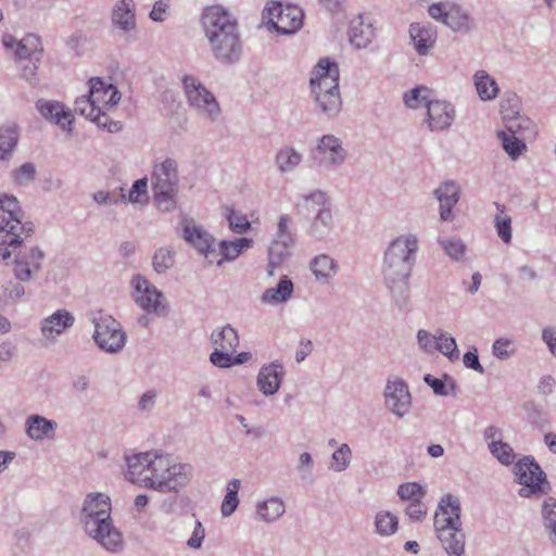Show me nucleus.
<instances>
[{
	"label": "nucleus",
	"mask_w": 556,
	"mask_h": 556,
	"mask_svg": "<svg viewBox=\"0 0 556 556\" xmlns=\"http://www.w3.org/2000/svg\"><path fill=\"white\" fill-rule=\"evenodd\" d=\"M24 213L14 195L0 194V262L11 261L20 282L35 280L43 268L46 254L38 245H24L34 233V225L23 222Z\"/></svg>",
	"instance_id": "1"
},
{
	"label": "nucleus",
	"mask_w": 556,
	"mask_h": 556,
	"mask_svg": "<svg viewBox=\"0 0 556 556\" xmlns=\"http://www.w3.org/2000/svg\"><path fill=\"white\" fill-rule=\"evenodd\" d=\"M125 478L157 492L179 493L193 478V467L160 450L125 456Z\"/></svg>",
	"instance_id": "2"
},
{
	"label": "nucleus",
	"mask_w": 556,
	"mask_h": 556,
	"mask_svg": "<svg viewBox=\"0 0 556 556\" xmlns=\"http://www.w3.org/2000/svg\"><path fill=\"white\" fill-rule=\"evenodd\" d=\"M419 249V236L413 231H405L392 238L383 252V281L400 306L408 302L409 279L417 263Z\"/></svg>",
	"instance_id": "3"
},
{
	"label": "nucleus",
	"mask_w": 556,
	"mask_h": 556,
	"mask_svg": "<svg viewBox=\"0 0 556 556\" xmlns=\"http://www.w3.org/2000/svg\"><path fill=\"white\" fill-rule=\"evenodd\" d=\"M201 25L214 58L224 64L237 62L242 52L237 20L222 5H210L201 15Z\"/></svg>",
	"instance_id": "4"
},
{
	"label": "nucleus",
	"mask_w": 556,
	"mask_h": 556,
	"mask_svg": "<svg viewBox=\"0 0 556 556\" xmlns=\"http://www.w3.org/2000/svg\"><path fill=\"white\" fill-rule=\"evenodd\" d=\"M111 513L110 496L102 492H91L83 502L80 522L85 533L102 548L109 553H119L124 549V539Z\"/></svg>",
	"instance_id": "5"
},
{
	"label": "nucleus",
	"mask_w": 556,
	"mask_h": 556,
	"mask_svg": "<svg viewBox=\"0 0 556 556\" xmlns=\"http://www.w3.org/2000/svg\"><path fill=\"white\" fill-rule=\"evenodd\" d=\"M339 76L338 64L328 58L319 60L311 73L309 96L315 112L321 117L332 119L342 111Z\"/></svg>",
	"instance_id": "6"
},
{
	"label": "nucleus",
	"mask_w": 556,
	"mask_h": 556,
	"mask_svg": "<svg viewBox=\"0 0 556 556\" xmlns=\"http://www.w3.org/2000/svg\"><path fill=\"white\" fill-rule=\"evenodd\" d=\"M121 101V92L117 88L105 83L101 78L89 80V92L75 101V112L96 123L109 132H117L122 129L119 122L108 117V112L114 109Z\"/></svg>",
	"instance_id": "7"
},
{
	"label": "nucleus",
	"mask_w": 556,
	"mask_h": 556,
	"mask_svg": "<svg viewBox=\"0 0 556 556\" xmlns=\"http://www.w3.org/2000/svg\"><path fill=\"white\" fill-rule=\"evenodd\" d=\"M151 185L153 199L162 212H172L176 208L179 191L178 164L173 159L156 162L153 166Z\"/></svg>",
	"instance_id": "8"
},
{
	"label": "nucleus",
	"mask_w": 556,
	"mask_h": 556,
	"mask_svg": "<svg viewBox=\"0 0 556 556\" xmlns=\"http://www.w3.org/2000/svg\"><path fill=\"white\" fill-rule=\"evenodd\" d=\"M182 91L188 106L203 121L214 123L222 108L214 93L194 75H184Z\"/></svg>",
	"instance_id": "9"
},
{
	"label": "nucleus",
	"mask_w": 556,
	"mask_h": 556,
	"mask_svg": "<svg viewBox=\"0 0 556 556\" xmlns=\"http://www.w3.org/2000/svg\"><path fill=\"white\" fill-rule=\"evenodd\" d=\"M513 471L516 482L521 485L518 491L520 497L538 498L551 492L546 473L533 456H525L516 462Z\"/></svg>",
	"instance_id": "10"
},
{
	"label": "nucleus",
	"mask_w": 556,
	"mask_h": 556,
	"mask_svg": "<svg viewBox=\"0 0 556 556\" xmlns=\"http://www.w3.org/2000/svg\"><path fill=\"white\" fill-rule=\"evenodd\" d=\"M305 202L309 204L313 213L306 233L317 241L328 239L336 227L332 204L328 194L321 190H315L305 197Z\"/></svg>",
	"instance_id": "11"
},
{
	"label": "nucleus",
	"mask_w": 556,
	"mask_h": 556,
	"mask_svg": "<svg viewBox=\"0 0 556 556\" xmlns=\"http://www.w3.org/2000/svg\"><path fill=\"white\" fill-rule=\"evenodd\" d=\"M311 157L318 169L338 172L346 163L349 152L341 138L325 134L316 139Z\"/></svg>",
	"instance_id": "12"
},
{
	"label": "nucleus",
	"mask_w": 556,
	"mask_h": 556,
	"mask_svg": "<svg viewBox=\"0 0 556 556\" xmlns=\"http://www.w3.org/2000/svg\"><path fill=\"white\" fill-rule=\"evenodd\" d=\"M303 17L304 13L299 7L278 1L268 2L263 11L268 29L280 35H292L300 30Z\"/></svg>",
	"instance_id": "13"
},
{
	"label": "nucleus",
	"mask_w": 556,
	"mask_h": 556,
	"mask_svg": "<svg viewBox=\"0 0 556 556\" xmlns=\"http://www.w3.org/2000/svg\"><path fill=\"white\" fill-rule=\"evenodd\" d=\"M94 331L92 338L100 350L115 354L126 344V332L122 325L111 315L99 314L93 318Z\"/></svg>",
	"instance_id": "14"
},
{
	"label": "nucleus",
	"mask_w": 556,
	"mask_h": 556,
	"mask_svg": "<svg viewBox=\"0 0 556 556\" xmlns=\"http://www.w3.org/2000/svg\"><path fill=\"white\" fill-rule=\"evenodd\" d=\"M384 408L397 419L408 416L413 408V396L407 382L397 376H389L382 391Z\"/></svg>",
	"instance_id": "15"
},
{
	"label": "nucleus",
	"mask_w": 556,
	"mask_h": 556,
	"mask_svg": "<svg viewBox=\"0 0 556 556\" xmlns=\"http://www.w3.org/2000/svg\"><path fill=\"white\" fill-rule=\"evenodd\" d=\"M135 303L147 314L165 316L168 305L164 294L146 277L135 275L130 281Z\"/></svg>",
	"instance_id": "16"
},
{
	"label": "nucleus",
	"mask_w": 556,
	"mask_h": 556,
	"mask_svg": "<svg viewBox=\"0 0 556 556\" xmlns=\"http://www.w3.org/2000/svg\"><path fill=\"white\" fill-rule=\"evenodd\" d=\"M416 340L419 350L426 354L439 352L452 362L459 358L460 353L455 338L441 328L435 329L433 333L426 329H419Z\"/></svg>",
	"instance_id": "17"
},
{
	"label": "nucleus",
	"mask_w": 556,
	"mask_h": 556,
	"mask_svg": "<svg viewBox=\"0 0 556 556\" xmlns=\"http://www.w3.org/2000/svg\"><path fill=\"white\" fill-rule=\"evenodd\" d=\"M74 323L75 317L70 311L56 309L39 321L40 342L43 346L55 344L58 339L73 327Z\"/></svg>",
	"instance_id": "18"
},
{
	"label": "nucleus",
	"mask_w": 556,
	"mask_h": 556,
	"mask_svg": "<svg viewBox=\"0 0 556 556\" xmlns=\"http://www.w3.org/2000/svg\"><path fill=\"white\" fill-rule=\"evenodd\" d=\"M111 26L121 37L135 39L137 33V15L135 0H117L110 16Z\"/></svg>",
	"instance_id": "19"
},
{
	"label": "nucleus",
	"mask_w": 556,
	"mask_h": 556,
	"mask_svg": "<svg viewBox=\"0 0 556 556\" xmlns=\"http://www.w3.org/2000/svg\"><path fill=\"white\" fill-rule=\"evenodd\" d=\"M456 119V110L453 103L432 99L428 102L425 125L432 132H442L448 130Z\"/></svg>",
	"instance_id": "20"
},
{
	"label": "nucleus",
	"mask_w": 556,
	"mask_h": 556,
	"mask_svg": "<svg viewBox=\"0 0 556 556\" xmlns=\"http://www.w3.org/2000/svg\"><path fill=\"white\" fill-rule=\"evenodd\" d=\"M36 109L48 122L58 125L62 130L71 134L74 116L70 109L55 100L39 99Z\"/></svg>",
	"instance_id": "21"
},
{
	"label": "nucleus",
	"mask_w": 556,
	"mask_h": 556,
	"mask_svg": "<svg viewBox=\"0 0 556 556\" xmlns=\"http://www.w3.org/2000/svg\"><path fill=\"white\" fill-rule=\"evenodd\" d=\"M460 513V500L451 493L443 495L434 511L433 528L462 526Z\"/></svg>",
	"instance_id": "22"
},
{
	"label": "nucleus",
	"mask_w": 556,
	"mask_h": 556,
	"mask_svg": "<svg viewBox=\"0 0 556 556\" xmlns=\"http://www.w3.org/2000/svg\"><path fill=\"white\" fill-rule=\"evenodd\" d=\"M286 370L282 362L276 359L264 364L256 376V386L258 391L265 396L275 395L282 383Z\"/></svg>",
	"instance_id": "23"
},
{
	"label": "nucleus",
	"mask_w": 556,
	"mask_h": 556,
	"mask_svg": "<svg viewBox=\"0 0 556 556\" xmlns=\"http://www.w3.org/2000/svg\"><path fill=\"white\" fill-rule=\"evenodd\" d=\"M184 239L210 264L214 263L216 256L215 239L206 229L195 224H187L184 227Z\"/></svg>",
	"instance_id": "24"
},
{
	"label": "nucleus",
	"mask_w": 556,
	"mask_h": 556,
	"mask_svg": "<svg viewBox=\"0 0 556 556\" xmlns=\"http://www.w3.org/2000/svg\"><path fill=\"white\" fill-rule=\"evenodd\" d=\"M58 422L39 414H31L25 418L24 432L33 442L53 440L56 435Z\"/></svg>",
	"instance_id": "25"
},
{
	"label": "nucleus",
	"mask_w": 556,
	"mask_h": 556,
	"mask_svg": "<svg viewBox=\"0 0 556 556\" xmlns=\"http://www.w3.org/2000/svg\"><path fill=\"white\" fill-rule=\"evenodd\" d=\"M410 43L418 55L426 56L435 47L438 33L426 22L412 23L408 28Z\"/></svg>",
	"instance_id": "26"
},
{
	"label": "nucleus",
	"mask_w": 556,
	"mask_h": 556,
	"mask_svg": "<svg viewBox=\"0 0 556 556\" xmlns=\"http://www.w3.org/2000/svg\"><path fill=\"white\" fill-rule=\"evenodd\" d=\"M254 241L248 237H239L233 239H225L218 243V251L216 250V256L214 263L217 266H222L225 263L235 262L245 251L252 249Z\"/></svg>",
	"instance_id": "27"
},
{
	"label": "nucleus",
	"mask_w": 556,
	"mask_h": 556,
	"mask_svg": "<svg viewBox=\"0 0 556 556\" xmlns=\"http://www.w3.org/2000/svg\"><path fill=\"white\" fill-rule=\"evenodd\" d=\"M214 351L210 355L211 363L215 366V354L235 353L239 346L240 340L238 331L230 325L216 328L210 337Z\"/></svg>",
	"instance_id": "28"
},
{
	"label": "nucleus",
	"mask_w": 556,
	"mask_h": 556,
	"mask_svg": "<svg viewBox=\"0 0 556 556\" xmlns=\"http://www.w3.org/2000/svg\"><path fill=\"white\" fill-rule=\"evenodd\" d=\"M434 532L447 556H465L466 534L463 525L434 529Z\"/></svg>",
	"instance_id": "29"
},
{
	"label": "nucleus",
	"mask_w": 556,
	"mask_h": 556,
	"mask_svg": "<svg viewBox=\"0 0 556 556\" xmlns=\"http://www.w3.org/2000/svg\"><path fill=\"white\" fill-rule=\"evenodd\" d=\"M374 37L375 27L369 15L359 14L350 22L349 39L356 49L366 48Z\"/></svg>",
	"instance_id": "30"
},
{
	"label": "nucleus",
	"mask_w": 556,
	"mask_h": 556,
	"mask_svg": "<svg viewBox=\"0 0 556 556\" xmlns=\"http://www.w3.org/2000/svg\"><path fill=\"white\" fill-rule=\"evenodd\" d=\"M286 513V503L278 495H271L258 500L254 506V518L258 522H277Z\"/></svg>",
	"instance_id": "31"
},
{
	"label": "nucleus",
	"mask_w": 556,
	"mask_h": 556,
	"mask_svg": "<svg viewBox=\"0 0 556 556\" xmlns=\"http://www.w3.org/2000/svg\"><path fill=\"white\" fill-rule=\"evenodd\" d=\"M460 187L454 180L441 184L434 190V197L440 203V218L447 222L452 218V208L459 201Z\"/></svg>",
	"instance_id": "32"
},
{
	"label": "nucleus",
	"mask_w": 556,
	"mask_h": 556,
	"mask_svg": "<svg viewBox=\"0 0 556 556\" xmlns=\"http://www.w3.org/2000/svg\"><path fill=\"white\" fill-rule=\"evenodd\" d=\"M294 292L292 280L283 275L280 277L276 287L267 288L261 295L263 304L279 305L291 300Z\"/></svg>",
	"instance_id": "33"
},
{
	"label": "nucleus",
	"mask_w": 556,
	"mask_h": 556,
	"mask_svg": "<svg viewBox=\"0 0 556 556\" xmlns=\"http://www.w3.org/2000/svg\"><path fill=\"white\" fill-rule=\"evenodd\" d=\"M444 25L460 34H468L476 27L475 20L469 12L455 3L451 4Z\"/></svg>",
	"instance_id": "34"
},
{
	"label": "nucleus",
	"mask_w": 556,
	"mask_h": 556,
	"mask_svg": "<svg viewBox=\"0 0 556 556\" xmlns=\"http://www.w3.org/2000/svg\"><path fill=\"white\" fill-rule=\"evenodd\" d=\"M309 269L317 281L328 283L337 275L339 266L330 255L319 254L311 260Z\"/></svg>",
	"instance_id": "35"
},
{
	"label": "nucleus",
	"mask_w": 556,
	"mask_h": 556,
	"mask_svg": "<svg viewBox=\"0 0 556 556\" xmlns=\"http://www.w3.org/2000/svg\"><path fill=\"white\" fill-rule=\"evenodd\" d=\"M472 80L480 100L491 101L498 96L500 87L486 71H477L473 74Z\"/></svg>",
	"instance_id": "36"
},
{
	"label": "nucleus",
	"mask_w": 556,
	"mask_h": 556,
	"mask_svg": "<svg viewBox=\"0 0 556 556\" xmlns=\"http://www.w3.org/2000/svg\"><path fill=\"white\" fill-rule=\"evenodd\" d=\"M302 161L303 154L291 146L282 147L275 156V164L281 174L293 173Z\"/></svg>",
	"instance_id": "37"
},
{
	"label": "nucleus",
	"mask_w": 556,
	"mask_h": 556,
	"mask_svg": "<svg viewBox=\"0 0 556 556\" xmlns=\"http://www.w3.org/2000/svg\"><path fill=\"white\" fill-rule=\"evenodd\" d=\"M541 518L548 541L556 545V498L546 496L541 503Z\"/></svg>",
	"instance_id": "38"
},
{
	"label": "nucleus",
	"mask_w": 556,
	"mask_h": 556,
	"mask_svg": "<svg viewBox=\"0 0 556 556\" xmlns=\"http://www.w3.org/2000/svg\"><path fill=\"white\" fill-rule=\"evenodd\" d=\"M121 202L136 206H144L149 203L148 179L146 177L134 181L131 188L126 191L121 188Z\"/></svg>",
	"instance_id": "39"
},
{
	"label": "nucleus",
	"mask_w": 556,
	"mask_h": 556,
	"mask_svg": "<svg viewBox=\"0 0 556 556\" xmlns=\"http://www.w3.org/2000/svg\"><path fill=\"white\" fill-rule=\"evenodd\" d=\"M18 128L15 124H8L0 127V160L11 157L18 142Z\"/></svg>",
	"instance_id": "40"
},
{
	"label": "nucleus",
	"mask_w": 556,
	"mask_h": 556,
	"mask_svg": "<svg viewBox=\"0 0 556 556\" xmlns=\"http://www.w3.org/2000/svg\"><path fill=\"white\" fill-rule=\"evenodd\" d=\"M375 532L384 538L396 533L399 529V518L389 510H380L375 516Z\"/></svg>",
	"instance_id": "41"
},
{
	"label": "nucleus",
	"mask_w": 556,
	"mask_h": 556,
	"mask_svg": "<svg viewBox=\"0 0 556 556\" xmlns=\"http://www.w3.org/2000/svg\"><path fill=\"white\" fill-rule=\"evenodd\" d=\"M497 137L501 140L504 151L513 161H516L527 149L526 143L516 137L511 127H508L507 131H498Z\"/></svg>",
	"instance_id": "42"
},
{
	"label": "nucleus",
	"mask_w": 556,
	"mask_h": 556,
	"mask_svg": "<svg viewBox=\"0 0 556 556\" xmlns=\"http://www.w3.org/2000/svg\"><path fill=\"white\" fill-rule=\"evenodd\" d=\"M241 488L240 479H231L226 485V494L222 501L220 514L223 517H230L239 506V490Z\"/></svg>",
	"instance_id": "43"
},
{
	"label": "nucleus",
	"mask_w": 556,
	"mask_h": 556,
	"mask_svg": "<svg viewBox=\"0 0 556 556\" xmlns=\"http://www.w3.org/2000/svg\"><path fill=\"white\" fill-rule=\"evenodd\" d=\"M495 207L497 211L494 215V227L496 233L504 243L508 244L513 238L511 217L506 212L504 205L495 203Z\"/></svg>",
	"instance_id": "44"
},
{
	"label": "nucleus",
	"mask_w": 556,
	"mask_h": 556,
	"mask_svg": "<svg viewBox=\"0 0 556 556\" xmlns=\"http://www.w3.org/2000/svg\"><path fill=\"white\" fill-rule=\"evenodd\" d=\"M352 459V448L348 443H341L331 454L328 468L333 472H343L350 467Z\"/></svg>",
	"instance_id": "45"
},
{
	"label": "nucleus",
	"mask_w": 556,
	"mask_h": 556,
	"mask_svg": "<svg viewBox=\"0 0 556 556\" xmlns=\"http://www.w3.org/2000/svg\"><path fill=\"white\" fill-rule=\"evenodd\" d=\"M405 105L409 109H418L425 106L427 109L428 102L432 101L430 90L425 86H417L403 96Z\"/></svg>",
	"instance_id": "46"
},
{
	"label": "nucleus",
	"mask_w": 556,
	"mask_h": 556,
	"mask_svg": "<svg viewBox=\"0 0 556 556\" xmlns=\"http://www.w3.org/2000/svg\"><path fill=\"white\" fill-rule=\"evenodd\" d=\"M424 381L427 386H429L433 393L439 396H447V395H454L456 386L450 376L445 375L444 379H439L433 377L430 374H427L424 377Z\"/></svg>",
	"instance_id": "47"
},
{
	"label": "nucleus",
	"mask_w": 556,
	"mask_h": 556,
	"mask_svg": "<svg viewBox=\"0 0 556 556\" xmlns=\"http://www.w3.org/2000/svg\"><path fill=\"white\" fill-rule=\"evenodd\" d=\"M293 242L273 239L268 248V258L274 266H280L291 254Z\"/></svg>",
	"instance_id": "48"
},
{
	"label": "nucleus",
	"mask_w": 556,
	"mask_h": 556,
	"mask_svg": "<svg viewBox=\"0 0 556 556\" xmlns=\"http://www.w3.org/2000/svg\"><path fill=\"white\" fill-rule=\"evenodd\" d=\"M225 217L228 222L230 230L238 235H243L251 229V223L248 216L241 211L227 207Z\"/></svg>",
	"instance_id": "49"
},
{
	"label": "nucleus",
	"mask_w": 556,
	"mask_h": 556,
	"mask_svg": "<svg viewBox=\"0 0 556 556\" xmlns=\"http://www.w3.org/2000/svg\"><path fill=\"white\" fill-rule=\"evenodd\" d=\"M396 494L402 501L419 502L426 496L427 490L418 482H405L399 485Z\"/></svg>",
	"instance_id": "50"
},
{
	"label": "nucleus",
	"mask_w": 556,
	"mask_h": 556,
	"mask_svg": "<svg viewBox=\"0 0 556 556\" xmlns=\"http://www.w3.org/2000/svg\"><path fill=\"white\" fill-rule=\"evenodd\" d=\"M314 466L315 463L311 453H300L295 465V471L302 482L312 483L314 481Z\"/></svg>",
	"instance_id": "51"
},
{
	"label": "nucleus",
	"mask_w": 556,
	"mask_h": 556,
	"mask_svg": "<svg viewBox=\"0 0 556 556\" xmlns=\"http://www.w3.org/2000/svg\"><path fill=\"white\" fill-rule=\"evenodd\" d=\"M517 353V344L513 339L498 338L492 344V354L500 361H506Z\"/></svg>",
	"instance_id": "52"
},
{
	"label": "nucleus",
	"mask_w": 556,
	"mask_h": 556,
	"mask_svg": "<svg viewBox=\"0 0 556 556\" xmlns=\"http://www.w3.org/2000/svg\"><path fill=\"white\" fill-rule=\"evenodd\" d=\"M438 242L451 260L460 262L465 258L467 249L460 239H439Z\"/></svg>",
	"instance_id": "53"
},
{
	"label": "nucleus",
	"mask_w": 556,
	"mask_h": 556,
	"mask_svg": "<svg viewBox=\"0 0 556 556\" xmlns=\"http://www.w3.org/2000/svg\"><path fill=\"white\" fill-rule=\"evenodd\" d=\"M175 251L169 248H160L153 256V268L157 274L165 273L174 266Z\"/></svg>",
	"instance_id": "54"
},
{
	"label": "nucleus",
	"mask_w": 556,
	"mask_h": 556,
	"mask_svg": "<svg viewBox=\"0 0 556 556\" xmlns=\"http://www.w3.org/2000/svg\"><path fill=\"white\" fill-rule=\"evenodd\" d=\"M490 454L503 466L515 465L516 454L507 442L498 443L489 450Z\"/></svg>",
	"instance_id": "55"
},
{
	"label": "nucleus",
	"mask_w": 556,
	"mask_h": 556,
	"mask_svg": "<svg viewBox=\"0 0 556 556\" xmlns=\"http://www.w3.org/2000/svg\"><path fill=\"white\" fill-rule=\"evenodd\" d=\"M215 367L218 368H230L236 365L244 364L252 358V354L250 352H241L237 355L233 353L230 354H215Z\"/></svg>",
	"instance_id": "56"
},
{
	"label": "nucleus",
	"mask_w": 556,
	"mask_h": 556,
	"mask_svg": "<svg viewBox=\"0 0 556 556\" xmlns=\"http://www.w3.org/2000/svg\"><path fill=\"white\" fill-rule=\"evenodd\" d=\"M292 223H293V220L290 215H288V214L280 215L278 223H277V229L274 235V239L289 241V242L294 243V236L291 231Z\"/></svg>",
	"instance_id": "57"
},
{
	"label": "nucleus",
	"mask_w": 556,
	"mask_h": 556,
	"mask_svg": "<svg viewBox=\"0 0 556 556\" xmlns=\"http://www.w3.org/2000/svg\"><path fill=\"white\" fill-rule=\"evenodd\" d=\"M39 38L35 35H28L21 41L16 42L15 54L18 59H26L33 53V48H37Z\"/></svg>",
	"instance_id": "58"
},
{
	"label": "nucleus",
	"mask_w": 556,
	"mask_h": 556,
	"mask_svg": "<svg viewBox=\"0 0 556 556\" xmlns=\"http://www.w3.org/2000/svg\"><path fill=\"white\" fill-rule=\"evenodd\" d=\"M205 539V528L200 520L194 521V527L186 544L190 549H199Z\"/></svg>",
	"instance_id": "59"
},
{
	"label": "nucleus",
	"mask_w": 556,
	"mask_h": 556,
	"mask_svg": "<svg viewBox=\"0 0 556 556\" xmlns=\"http://www.w3.org/2000/svg\"><path fill=\"white\" fill-rule=\"evenodd\" d=\"M405 516L410 521H421L427 516V507L422 501L410 502L405 508Z\"/></svg>",
	"instance_id": "60"
},
{
	"label": "nucleus",
	"mask_w": 556,
	"mask_h": 556,
	"mask_svg": "<svg viewBox=\"0 0 556 556\" xmlns=\"http://www.w3.org/2000/svg\"><path fill=\"white\" fill-rule=\"evenodd\" d=\"M483 440L486 443L488 448L490 450L491 447L495 446L497 442H504L503 430L495 425H490L485 427L483 430Z\"/></svg>",
	"instance_id": "61"
},
{
	"label": "nucleus",
	"mask_w": 556,
	"mask_h": 556,
	"mask_svg": "<svg viewBox=\"0 0 556 556\" xmlns=\"http://www.w3.org/2000/svg\"><path fill=\"white\" fill-rule=\"evenodd\" d=\"M35 174L34 164L25 163L15 170L14 178L20 185H27L35 178Z\"/></svg>",
	"instance_id": "62"
},
{
	"label": "nucleus",
	"mask_w": 556,
	"mask_h": 556,
	"mask_svg": "<svg viewBox=\"0 0 556 556\" xmlns=\"http://www.w3.org/2000/svg\"><path fill=\"white\" fill-rule=\"evenodd\" d=\"M541 339L548 352L556 357V326H546L541 331Z\"/></svg>",
	"instance_id": "63"
},
{
	"label": "nucleus",
	"mask_w": 556,
	"mask_h": 556,
	"mask_svg": "<svg viewBox=\"0 0 556 556\" xmlns=\"http://www.w3.org/2000/svg\"><path fill=\"white\" fill-rule=\"evenodd\" d=\"M451 4V2L433 3L428 8V13L433 20L445 24Z\"/></svg>",
	"instance_id": "64"
}]
</instances>
